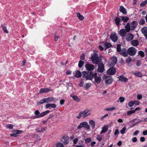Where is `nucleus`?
<instances>
[{
    "instance_id": "obj_1",
    "label": "nucleus",
    "mask_w": 147,
    "mask_h": 147,
    "mask_svg": "<svg viewBox=\"0 0 147 147\" xmlns=\"http://www.w3.org/2000/svg\"><path fill=\"white\" fill-rule=\"evenodd\" d=\"M91 59L94 64H98L101 61V59L98 56L96 53H93L91 55Z\"/></svg>"
},
{
    "instance_id": "obj_2",
    "label": "nucleus",
    "mask_w": 147,
    "mask_h": 147,
    "mask_svg": "<svg viewBox=\"0 0 147 147\" xmlns=\"http://www.w3.org/2000/svg\"><path fill=\"white\" fill-rule=\"evenodd\" d=\"M121 45L118 44L117 46V51L119 52V54L124 57H127L128 56V53L127 50L125 49H121Z\"/></svg>"
},
{
    "instance_id": "obj_3",
    "label": "nucleus",
    "mask_w": 147,
    "mask_h": 147,
    "mask_svg": "<svg viewBox=\"0 0 147 147\" xmlns=\"http://www.w3.org/2000/svg\"><path fill=\"white\" fill-rule=\"evenodd\" d=\"M50 112L49 110H47L43 112L40 114V113L38 110H36L34 113L35 116H34V118H38L42 117L46 115Z\"/></svg>"
},
{
    "instance_id": "obj_4",
    "label": "nucleus",
    "mask_w": 147,
    "mask_h": 147,
    "mask_svg": "<svg viewBox=\"0 0 147 147\" xmlns=\"http://www.w3.org/2000/svg\"><path fill=\"white\" fill-rule=\"evenodd\" d=\"M91 80H92V79H94V81L93 82L94 83L97 84H99L100 83L101 81V77L100 76H97V74L96 73H93V72Z\"/></svg>"
},
{
    "instance_id": "obj_5",
    "label": "nucleus",
    "mask_w": 147,
    "mask_h": 147,
    "mask_svg": "<svg viewBox=\"0 0 147 147\" xmlns=\"http://www.w3.org/2000/svg\"><path fill=\"white\" fill-rule=\"evenodd\" d=\"M93 72H86L85 71L82 72V76L83 78H86L84 80H91V77Z\"/></svg>"
},
{
    "instance_id": "obj_6",
    "label": "nucleus",
    "mask_w": 147,
    "mask_h": 147,
    "mask_svg": "<svg viewBox=\"0 0 147 147\" xmlns=\"http://www.w3.org/2000/svg\"><path fill=\"white\" fill-rule=\"evenodd\" d=\"M128 55L131 56H134L136 55V49L134 47H131L127 50Z\"/></svg>"
},
{
    "instance_id": "obj_7",
    "label": "nucleus",
    "mask_w": 147,
    "mask_h": 147,
    "mask_svg": "<svg viewBox=\"0 0 147 147\" xmlns=\"http://www.w3.org/2000/svg\"><path fill=\"white\" fill-rule=\"evenodd\" d=\"M84 127L88 129H90V126L86 122H83L81 123L80 125L77 127L78 129H81Z\"/></svg>"
},
{
    "instance_id": "obj_8",
    "label": "nucleus",
    "mask_w": 147,
    "mask_h": 147,
    "mask_svg": "<svg viewBox=\"0 0 147 147\" xmlns=\"http://www.w3.org/2000/svg\"><path fill=\"white\" fill-rule=\"evenodd\" d=\"M117 62V59L116 57H112L111 59L109 64L111 66H113L116 64Z\"/></svg>"
},
{
    "instance_id": "obj_9",
    "label": "nucleus",
    "mask_w": 147,
    "mask_h": 147,
    "mask_svg": "<svg viewBox=\"0 0 147 147\" xmlns=\"http://www.w3.org/2000/svg\"><path fill=\"white\" fill-rule=\"evenodd\" d=\"M110 38L113 42H116L118 40V37L117 34L115 32L111 33L110 36Z\"/></svg>"
},
{
    "instance_id": "obj_10",
    "label": "nucleus",
    "mask_w": 147,
    "mask_h": 147,
    "mask_svg": "<svg viewBox=\"0 0 147 147\" xmlns=\"http://www.w3.org/2000/svg\"><path fill=\"white\" fill-rule=\"evenodd\" d=\"M85 67L86 70L89 71H92L95 68L94 66L92 64H90L88 63H87L85 65Z\"/></svg>"
},
{
    "instance_id": "obj_11",
    "label": "nucleus",
    "mask_w": 147,
    "mask_h": 147,
    "mask_svg": "<svg viewBox=\"0 0 147 147\" xmlns=\"http://www.w3.org/2000/svg\"><path fill=\"white\" fill-rule=\"evenodd\" d=\"M61 141L63 144L65 145L67 144L69 142L68 137L66 136H64L62 137Z\"/></svg>"
},
{
    "instance_id": "obj_12",
    "label": "nucleus",
    "mask_w": 147,
    "mask_h": 147,
    "mask_svg": "<svg viewBox=\"0 0 147 147\" xmlns=\"http://www.w3.org/2000/svg\"><path fill=\"white\" fill-rule=\"evenodd\" d=\"M90 110L88 109H85L83 111H81L82 114V117L85 118L87 116L90 115L91 113L89 112Z\"/></svg>"
},
{
    "instance_id": "obj_13",
    "label": "nucleus",
    "mask_w": 147,
    "mask_h": 147,
    "mask_svg": "<svg viewBox=\"0 0 147 147\" xmlns=\"http://www.w3.org/2000/svg\"><path fill=\"white\" fill-rule=\"evenodd\" d=\"M98 65L97 71L100 73H102L105 70L104 65L102 63H100Z\"/></svg>"
},
{
    "instance_id": "obj_14",
    "label": "nucleus",
    "mask_w": 147,
    "mask_h": 147,
    "mask_svg": "<svg viewBox=\"0 0 147 147\" xmlns=\"http://www.w3.org/2000/svg\"><path fill=\"white\" fill-rule=\"evenodd\" d=\"M116 72V69L115 68L112 67L108 70L107 72L108 74L113 75Z\"/></svg>"
},
{
    "instance_id": "obj_15",
    "label": "nucleus",
    "mask_w": 147,
    "mask_h": 147,
    "mask_svg": "<svg viewBox=\"0 0 147 147\" xmlns=\"http://www.w3.org/2000/svg\"><path fill=\"white\" fill-rule=\"evenodd\" d=\"M131 30H134L137 26L138 23L137 21H133L129 24Z\"/></svg>"
},
{
    "instance_id": "obj_16",
    "label": "nucleus",
    "mask_w": 147,
    "mask_h": 147,
    "mask_svg": "<svg viewBox=\"0 0 147 147\" xmlns=\"http://www.w3.org/2000/svg\"><path fill=\"white\" fill-rule=\"evenodd\" d=\"M105 81L106 84L109 85L112 83L113 79L111 77H109L105 78Z\"/></svg>"
},
{
    "instance_id": "obj_17",
    "label": "nucleus",
    "mask_w": 147,
    "mask_h": 147,
    "mask_svg": "<svg viewBox=\"0 0 147 147\" xmlns=\"http://www.w3.org/2000/svg\"><path fill=\"white\" fill-rule=\"evenodd\" d=\"M102 44L104 47L105 50H106L108 48L111 47L112 46L111 43H108L107 42H102Z\"/></svg>"
},
{
    "instance_id": "obj_18",
    "label": "nucleus",
    "mask_w": 147,
    "mask_h": 147,
    "mask_svg": "<svg viewBox=\"0 0 147 147\" xmlns=\"http://www.w3.org/2000/svg\"><path fill=\"white\" fill-rule=\"evenodd\" d=\"M134 37L133 35L131 33H128L126 36V40L127 41H129L132 40Z\"/></svg>"
},
{
    "instance_id": "obj_19",
    "label": "nucleus",
    "mask_w": 147,
    "mask_h": 147,
    "mask_svg": "<svg viewBox=\"0 0 147 147\" xmlns=\"http://www.w3.org/2000/svg\"><path fill=\"white\" fill-rule=\"evenodd\" d=\"M117 78L119 79V80L121 82H127L128 79L127 78L125 77L123 75L120 76H119L117 77Z\"/></svg>"
},
{
    "instance_id": "obj_20",
    "label": "nucleus",
    "mask_w": 147,
    "mask_h": 147,
    "mask_svg": "<svg viewBox=\"0 0 147 147\" xmlns=\"http://www.w3.org/2000/svg\"><path fill=\"white\" fill-rule=\"evenodd\" d=\"M51 89L48 88H41L39 90V92L41 93H45L49 92L51 90Z\"/></svg>"
},
{
    "instance_id": "obj_21",
    "label": "nucleus",
    "mask_w": 147,
    "mask_h": 147,
    "mask_svg": "<svg viewBox=\"0 0 147 147\" xmlns=\"http://www.w3.org/2000/svg\"><path fill=\"white\" fill-rule=\"evenodd\" d=\"M74 76L77 78H80L81 76V73L80 71L77 70L73 72Z\"/></svg>"
},
{
    "instance_id": "obj_22",
    "label": "nucleus",
    "mask_w": 147,
    "mask_h": 147,
    "mask_svg": "<svg viewBox=\"0 0 147 147\" xmlns=\"http://www.w3.org/2000/svg\"><path fill=\"white\" fill-rule=\"evenodd\" d=\"M46 127H39L35 129L37 133H42L45 131Z\"/></svg>"
},
{
    "instance_id": "obj_23",
    "label": "nucleus",
    "mask_w": 147,
    "mask_h": 147,
    "mask_svg": "<svg viewBox=\"0 0 147 147\" xmlns=\"http://www.w3.org/2000/svg\"><path fill=\"white\" fill-rule=\"evenodd\" d=\"M142 32L147 39V27H144L141 29Z\"/></svg>"
},
{
    "instance_id": "obj_24",
    "label": "nucleus",
    "mask_w": 147,
    "mask_h": 147,
    "mask_svg": "<svg viewBox=\"0 0 147 147\" xmlns=\"http://www.w3.org/2000/svg\"><path fill=\"white\" fill-rule=\"evenodd\" d=\"M56 107V105L55 104L48 103L45 106L46 108H48L49 107H51L52 108H55Z\"/></svg>"
},
{
    "instance_id": "obj_25",
    "label": "nucleus",
    "mask_w": 147,
    "mask_h": 147,
    "mask_svg": "<svg viewBox=\"0 0 147 147\" xmlns=\"http://www.w3.org/2000/svg\"><path fill=\"white\" fill-rule=\"evenodd\" d=\"M108 126L107 125H105L102 128V130L100 132V134H101L103 133H105L108 130Z\"/></svg>"
},
{
    "instance_id": "obj_26",
    "label": "nucleus",
    "mask_w": 147,
    "mask_h": 147,
    "mask_svg": "<svg viewBox=\"0 0 147 147\" xmlns=\"http://www.w3.org/2000/svg\"><path fill=\"white\" fill-rule=\"evenodd\" d=\"M126 31L124 29H121L119 31V34L122 37H124L126 34Z\"/></svg>"
},
{
    "instance_id": "obj_27",
    "label": "nucleus",
    "mask_w": 147,
    "mask_h": 147,
    "mask_svg": "<svg viewBox=\"0 0 147 147\" xmlns=\"http://www.w3.org/2000/svg\"><path fill=\"white\" fill-rule=\"evenodd\" d=\"M131 45L134 46H136L138 45L139 42L137 40H134L131 41Z\"/></svg>"
},
{
    "instance_id": "obj_28",
    "label": "nucleus",
    "mask_w": 147,
    "mask_h": 147,
    "mask_svg": "<svg viewBox=\"0 0 147 147\" xmlns=\"http://www.w3.org/2000/svg\"><path fill=\"white\" fill-rule=\"evenodd\" d=\"M119 10L121 12L124 14H126L127 13L126 9L122 6H121L120 7Z\"/></svg>"
},
{
    "instance_id": "obj_29",
    "label": "nucleus",
    "mask_w": 147,
    "mask_h": 147,
    "mask_svg": "<svg viewBox=\"0 0 147 147\" xmlns=\"http://www.w3.org/2000/svg\"><path fill=\"white\" fill-rule=\"evenodd\" d=\"M121 21V19L118 17H116L115 19V23L117 26H119L120 25V22Z\"/></svg>"
},
{
    "instance_id": "obj_30",
    "label": "nucleus",
    "mask_w": 147,
    "mask_h": 147,
    "mask_svg": "<svg viewBox=\"0 0 147 147\" xmlns=\"http://www.w3.org/2000/svg\"><path fill=\"white\" fill-rule=\"evenodd\" d=\"M121 19L124 23H126L129 20V18L127 16H123L121 17Z\"/></svg>"
},
{
    "instance_id": "obj_31",
    "label": "nucleus",
    "mask_w": 147,
    "mask_h": 147,
    "mask_svg": "<svg viewBox=\"0 0 147 147\" xmlns=\"http://www.w3.org/2000/svg\"><path fill=\"white\" fill-rule=\"evenodd\" d=\"M125 30L127 32H129L130 31V30H131V28L129 24V23H127L126 25L125 26Z\"/></svg>"
},
{
    "instance_id": "obj_32",
    "label": "nucleus",
    "mask_w": 147,
    "mask_h": 147,
    "mask_svg": "<svg viewBox=\"0 0 147 147\" xmlns=\"http://www.w3.org/2000/svg\"><path fill=\"white\" fill-rule=\"evenodd\" d=\"M89 124L92 128H94L95 126V123L94 121L90 120L89 121Z\"/></svg>"
},
{
    "instance_id": "obj_33",
    "label": "nucleus",
    "mask_w": 147,
    "mask_h": 147,
    "mask_svg": "<svg viewBox=\"0 0 147 147\" xmlns=\"http://www.w3.org/2000/svg\"><path fill=\"white\" fill-rule=\"evenodd\" d=\"M70 96L74 100L77 102H79L80 100L78 96L76 95H71Z\"/></svg>"
},
{
    "instance_id": "obj_34",
    "label": "nucleus",
    "mask_w": 147,
    "mask_h": 147,
    "mask_svg": "<svg viewBox=\"0 0 147 147\" xmlns=\"http://www.w3.org/2000/svg\"><path fill=\"white\" fill-rule=\"evenodd\" d=\"M134 74L135 76L138 77H142V74L139 71H136Z\"/></svg>"
},
{
    "instance_id": "obj_35",
    "label": "nucleus",
    "mask_w": 147,
    "mask_h": 147,
    "mask_svg": "<svg viewBox=\"0 0 147 147\" xmlns=\"http://www.w3.org/2000/svg\"><path fill=\"white\" fill-rule=\"evenodd\" d=\"M116 109V108L114 107H109L107 108H105L104 109L105 111H112L115 110Z\"/></svg>"
},
{
    "instance_id": "obj_36",
    "label": "nucleus",
    "mask_w": 147,
    "mask_h": 147,
    "mask_svg": "<svg viewBox=\"0 0 147 147\" xmlns=\"http://www.w3.org/2000/svg\"><path fill=\"white\" fill-rule=\"evenodd\" d=\"M46 103H48L53 100V99L52 98L48 97L44 98Z\"/></svg>"
},
{
    "instance_id": "obj_37",
    "label": "nucleus",
    "mask_w": 147,
    "mask_h": 147,
    "mask_svg": "<svg viewBox=\"0 0 147 147\" xmlns=\"http://www.w3.org/2000/svg\"><path fill=\"white\" fill-rule=\"evenodd\" d=\"M77 16L78 18L81 20H82L84 19V17L83 16L81 15L79 13H77Z\"/></svg>"
},
{
    "instance_id": "obj_38",
    "label": "nucleus",
    "mask_w": 147,
    "mask_h": 147,
    "mask_svg": "<svg viewBox=\"0 0 147 147\" xmlns=\"http://www.w3.org/2000/svg\"><path fill=\"white\" fill-rule=\"evenodd\" d=\"M96 138L98 141L100 142L102 140L103 138L102 136L101 135H98L97 136Z\"/></svg>"
},
{
    "instance_id": "obj_39",
    "label": "nucleus",
    "mask_w": 147,
    "mask_h": 147,
    "mask_svg": "<svg viewBox=\"0 0 147 147\" xmlns=\"http://www.w3.org/2000/svg\"><path fill=\"white\" fill-rule=\"evenodd\" d=\"M45 102L44 98L41 100L39 102H38L37 103V105H40L44 104Z\"/></svg>"
},
{
    "instance_id": "obj_40",
    "label": "nucleus",
    "mask_w": 147,
    "mask_h": 147,
    "mask_svg": "<svg viewBox=\"0 0 147 147\" xmlns=\"http://www.w3.org/2000/svg\"><path fill=\"white\" fill-rule=\"evenodd\" d=\"M147 4V0H146L142 2L140 4V5L141 7H144Z\"/></svg>"
},
{
    "instance_id": "obj_41",
    "label": "nucleus",
    "mask_w": 147,
    "mask_h": 147,
    "mask_svg": "<svg viewBox=\"0 0 147 147\" xmlns=\"http://www.w3.org/2000/svg\"><path fill=\"white\" fill-rule=\"evenodd\" d=\"M84 63V61H82L80 60V61L78 63V67L80 68L82 67Z\"/></svg>"
},
{
    "instance_id": "obj_42",
    "label": "nucleus",
    "mask_w": 147,
    "mask_h": 147,
    "mask_svg": "<svg viewBox=\"0 0 147 147\" xmlns=\"http://www.w3.org/2000/svg\"><path fill=\"white\" fill-rule=\"evenodd\" d=\"M4 31L7 33H8V31L7 30V27L6 26H4V25H1Z\"/></svg>"
},
{
    "instance_id": "obj_43",
    "label": "nucleus",
    "mask_w": 147,
    "mask_h": 147,
    "mask_svg": "<svg viewBox=\"0 0 147 147\" xmlns=\"http://www.w3.org/2000/svg\"><path fill=\"white\" fill-rule=\"evenodd\" d=\"M132 61V59L131 57H129L127 58L125 60V62L126 63H130Z\"/></svg>"
},
{
    "instance_id": "obj_44",
    "label": "nucleus",
    "mask_w": 147,
    "mask_h": 147,
    "mask_svg": "<svg viewBox=\"0 0 147 147\" xmlns=\"http://www.w3.org/2000/svg\"><path fill=\"white\" fill-rule=\"evenodd\" d=\"M134 104V100L130 101L128 103V106L130 107H132Z\"/></svg>"
},
{
    "instance_id": "obj_45",
    "label": "nucleus",
    "mask_w": 147,
    "mask_h": 147,
    "mask_svg": "<svg viewBox=\"0 0 147 147\" xmlns=\"http://www.w3.org/2000/svg\"><path fill=\"white\" fill-rule=\"evenodd\" d=\"M126 129V127L125 126H124L123 129L121 130L120 132L122 134H124L125 133V131Z\"/></svg>"
},
{
    "instance_id": "obj_46",
    "label": "nucleus",
    "mask_w": 147,
    "mask_h": 147,
    "mask_svg": "<svg viewBox=\"0 0 147 147\" xmlns=\"http://www.w3.org/2000/svg\"><path fill=\"white\" fill-rule=\"evenodd\" d=\"M91 84L90 83H86V86L85 88L86 89H88L91 86Z\"/></svg>"
},
{
    "instance_id": "obj_47",
    "label": "nucleus",
    "mask_w": 147,
    "mask_h": 147,
    "mask_svg": "<svg viewBox=\"0 0 147 147\" xmlns=\"http://www.w3.org/2000/svg\"><path fill=\"white\" fill-rule=\"evenodd\" d=\"M138 54L140 55L142 57H144V52L141 51H139L138 52Z\"/></svg>"
},
{
    "instance_id": "obj_48",
    "label": "nucleus",
    "mask_w": 147,
    "mask_h": 147,
    "mask_svg": "<svg viewBox=\"0 0 147 147\" xmlns=\"http://www.w3.org/2000/svg\"><path fill=\"white\" fill-rule=\"evenodd\" d=\"M85 142L86 144H88L91 141V138H87L85 139Z\"/></svg>"
},
{
    "instance_id": "obj_49",
    "label": "nucleus",
    "mask_w": 147,
    "mask_h": 147,
    "mask_svg": "<svg viewBox=\"0 0 147 147\" xmlns=\"http://www.w3.org/2000/svg\"><path fill=\"white\" fill-rule=\"evenodd\" d=\"M56 146L57 147H64L62 144L60 142L57 143L56 145Z\"/></svg>"
},
{
    "instance_id": "obj_50",
    "label": "nucleus",
    "mask_w": 147,
    "mask_h": 147,
    "mask_svg": "<svg viewBox=\"0 0 147 147\" xmlns=\"http://www.w3.org/2000/svg\"><path fill=\"white\" fill-rule=\"evenodd\" d=\"M145 21L143 19H141L139 22V24L140 25H143L145 23Z\"/></svg>"
},
{
    "instance_id": "obj_51",
    "label": "nucleus",
    "mask_w": 147,
    "mask_h": 147,
    "mask_svg": "<svg viewBox=\"0 0 147 147\" xmlns=\"http://www.w3.org/2000/svg\"><path fill=\"white\" fill-rule=\"evenodd\" d=\"M6 127L9 129H13V126L11 124H8L6 125Z\"/></svg>"
},
{
    "instance_id": "obj_52",
    "label": "nucleus",
    "mask_w": 147,
    "mask_h": 147,
    "mask_svg": "<svg viewBox=\"0 0 147 147\" xmlns=\"http://www.w3.org/2000/svg\"><path fill=\"white\" fill-rule=\"evenodd\" d=\"M125 100V98L123 97H120L119 98V100L120 102L121 103L123 102Z\"/></svg>"
},
{
    "instance_id": "obj_53",
    "label": "nucleus",
    "mask_w": 147,
    "mask_h": 147,
    "mask_svg": "<svg viewBox=\"0 0 147 147\" xmlns=\"http://www.w3.org/2000/svg\"><path fill=\"white\" fill-rule=\"evenodd\" d=\"M141 64V61L140 60L138 61L136 63V66L138 67L140 66Z\"/></svg>"
},
{
    "instance_id": "obj_54",
    "label": "nucleus",
    "mask_w": 147,
    "mask_h": 147,
    "mask_svg": "<svg viewBox=\"0 0 147 147\" xmlns=\"http://www.w3.org/2000/svg\"><path fill=\"white\" fill-rule=\"evenodd\" d=\"M119 133V130L117 129H116L115 131L114 135L115 136L118 135Z\"/></svg>"
},
{
    "instance_id": "obj_55",
    "label": "nucleus",
    "mask_w": 147,
    "mask_h": 147,
    "mask_svg": "<svg viewBox=\"0 0 147 147\" xmlns=\"http://www.w3.org/2000/svg\"><path fill=\"white\" fill-rule=\"evenodd\" d=\"M22 131L21 130H17L16 131V133L17 135L18 134H19L21 133Z\"/></svg>"
},
{
    "instance_id": "obj_56",
    "label": "nucleus",
    "mask_w": 147,
    "mask_h": 147,
    "mask_svg": "<svg viewBox=\"0 0 147 147\" xmlns=\"http://www.w3.org/2000/svg\"><path fill=\"white\" fill-rule=\"evenodd\" d=\"M78 139L77 138H76L73 140V142L74 144H76L78 141Z\"/></svg>"
},
{
    "instance_id": "obj_57",
    "label": "nucleus",
    "mask_w": 147,
    "mask_h": 147,
    "mask_svg": "<svg viewBox=\"0 0 147 147\" xmlns=\"http://www.w3.org/2000/svg\"><path fill=\"white\" fill-rule=\"evenodd\" d=\"M82 116V112L81 111L79 113L78 116H77L76 117L78 119H79L81 118Z\"/></svg>"
},
{
    "instance_id": "obj_58",
    "label": "nucleus",
    "mask_w": 147,
    "mask_h": 147,
    "mask_svg": "<svg viewBox=\"0 0 147 147\" xmlns=\"http://www.w3.org/2000/svg\"><path fill=\"white\" fill-rule=\"evenodd\" d=\"M84 83V82L83 80H82L80 82L79 84V86L80 87H82L83 86V84Z\"/></svg>"
},
{
    "instance_id": "obj_59",
    "label": "nucleus",
    "mask_w": 147,
    "mask_h": 147,
    "mask_svg": "<svg viewBox=\"0 0 147 147\" xmlns=\"http://www.w3.org/2000/svg\"><path fill=\"white\" fill-rule=\"evenodd\" d=\"M84 53H82L80 57L81 59L84 60Z\"/></svg>"
},
{
    "instance_id": "obj_60",
    "label": "nucleus",
    "mask_w": 147,
    "mask_h": 147,
    "mask_svg": "<svg viewBox=\"0 0 147 147\" xmlns=\"http://www.w3.org/2000/svg\"><path fill=\"white\" fill-rule=\"evenodd\" d=\"M134 104L136 105H139L140 103V102L138 101L137 100H134Z\"/></svg>"
},
{
    "instance_id": "obj_61",
    "label": "nucleus",
    "mask_w": 147,
    "mask_h": 147,
    "mask_svg": "<svg viewBox=\"0 0 147 147\" xmlns=\"http://www.w3.org/2000/svg\"><path fill=\"white\" fill-rule=\"evenodd\" d=\"M65 102V100L64 99H61L60 101V103L61 105H63Z\"/></svg>"
},
{
    "instance_id": "obj_62",
    "label": "nucleus",
    "mask_w": 147,
    "mask_h": 147,
    "mask_svg": "<svg viewBox=\"0 0 147 147\" xmlns=\"http://www.w3.org/2000/svg\"><path fill=\"white\" fill-rule=\"evenodd\" d=\"M142 96L141 94H138L137 95V98L138 100H140L142 98Z\"/></svg>"
},
{
    "instance_id": "obj_63",
    "label": "nucleus",
    "mask_w": 147,
    "mask_h": 147,
    "mask_svg": "<svg viewBox=\"0 0 147 147\" xmlns=\"http://www.w3.org/2000/svg\"><path fill=\"white\" fill-rule=\"evenodd\" d=\"M137 141V138L136 137H134L132 139V141L133 142H136Z\"/></svg>"
},
{
    "instance_id": "obj_64",
    "label": "nucleus",
    "mask_w": 147,
    "mask_h": 147,
    "mask_svg": "<svg viewBox=\"0 0 147 147\" xmlns=\"http://www.w3.org/2000/svg\"><path fill=\"white\" fill-rule=\"evenodd\" d=\"M145 140V138L144 137H141L140 138V141L141 142H144Z\"/></svg>"
}]
</instances>
